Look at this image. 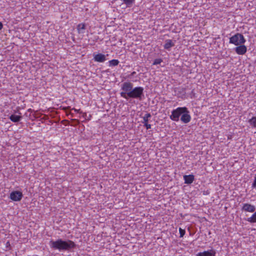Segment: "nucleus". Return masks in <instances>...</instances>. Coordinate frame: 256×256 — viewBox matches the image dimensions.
Masks as SVG:
<instances>
[{
  "label": "nucleus",
  "instance_id": "1",
  "mask_svg": "<svg viewBox=\"0 0 256 256\" xmlns=\"http://www.w3.org/2000/svg\"><path fill=\"white\" fill-rule=\"evenodd\" d=\"M120 96L128 100L129 98L138 99L140 100L144 98V88L142 86L133 88V84L129 82H124L121 84Z\"/></svg>",
  "mask_w": 256,
  "mask_h": 256
},
{
  "label": "nucleus",
  "instance_id": "2",
  "mask_svg": "<svg viewBox=\"0 0 256 256\" xmlns=\"http://www.w3.org/2000/svg\"><path fill=\"white\" fill-rule=\"evenodd\" d=\"M180 116V120L184 124H188L191 120L190 112L186 107H178L173 110L170 118L172 120L178 122Z\"/></svg>",
  "mask_w": 256,
  "mask_h": 256
},
{
  "label": "nucleus",
  "instance_id": "3",
  "mask_svg": "<svg viewBox=\"0 0 256 256\" xmlns=\"http://www.w3.org/2000/svg\"><path fill=\"white\" fill-rule=\"evenodd\" d=\"M50 246L52 248L61 252L73 248L75 247L76 244L74 242L70 240L66 241L62 239H58L56 241L51 240Z\"/></svg>",
  "mask_w": 256,
  "mask_h": 256
},
{
  "label": "nucleus",
  "instance_id": "4",
  "mask_svg": "<svg viewBox=\"0 0 256 256\" xmlns=\"http://www.w3.org/2000/svg\"><path fill=\"white\" fill-rule=\"evenodd\" d=\"M246 42V40L242 34L236 33L230 38L229 43L238 46L244 44Z\"/></svg>",
  "mask_w": 256,
  "mask_h": 256
},
{
  "label": "nucleus",
  "instance_id": "5",
  "mask_svg": "<svg viewBox=\"0 0 256 256\" xmlns=\"http://www.w3.org/2000/svg\"><path fill=\"white\" fill-rule=\"evenodd\" d=\"M186 88L182 87L176 88H174L175 95L178 98L182 99H185L186 98Z\"/></svg>",
  "mask_w": 256,
  "mask_h": 256
},
{
  "label": "nucleus",
  "instance_id": "6",
  "mask_svg": "<svg viewBox=\"0 0 256 256\" xmlns=\"http://www.w3.org/2000/svg\"><path fill=\"white\" fill-rule=\"evenodd\" d=\"M234 50L238 54L244 55L246 51L247 48L244 44L239 45L234 48Z\"/></svg>",
  "mask_w": 256,
  "mask_h": 256
},
{
  "label": "nucleus",
  "instance_id": "7",
  "mask_svg": "<svg viewBox=\"0 0 256 256\" xmlns=\"http://www.w3.org/2000/svg\"><path fill=\"white\" fill-rule=\"evenodd\" d=\"M242 210L246 212H253L256 210V207L249 204H244L242 207Z\"/></svg>",
  "mask_w": 256,
  "mask_h": 256
},
{
  "label": "nucleus",
  "instance_id": "8",
  "mask_svg": "<svg viewBox=\"0 0 256 256\" xmlns=\"http://www.w3.org/2000/svg\"><path fill=\"white\" fill-rule=\"evenodd\" d=\"M94 60L95 62H104L106 60V56L102 54H98L94 56Z\"/></svg>",
  "mask_w": 256,
  "mask_h": 256
},
{
  "label": "nucleus",
  "instance_id": "9",
  "mask_svg": "<svg viewBox=\"0 0 256 256\" xmlns=\"http://www.w3.org/2000/svg\"><path fill=\"white\" fill-rule=\"evenodd\" d=\"M197 256H216V252L214 250H210L203 252H198Z\"/></svg>",
  "mask_w": 256,
  "mask_h": 256
},
{
  "label": "nucleus",
  "instance_id": "10",
  "mask_svg": "<svg viewBox=\"0 0 256 256\" xmlns=\"http://www.w3.org/2000/svg\"><path fill=\"white\" fill-rule=\"evenodd\" d=\"M174 46V42L172 40H165V44L164 46V49L170 50L171 48Z\"/></svg>",
  "mask_w": 256,
  "mask_h": 256
},
{
  "label": "nucleus",
  "instance_id": "11",
  "mask_svg": "<svg viewBox=\"0 0 256 256\" xmlns=\"http://www.w3.org/2000/svg\"><path fill=\"white\" fill-rule=\"evenodd\" d=\"M22 193H10V198L14 201H19L22 199Z\"/></svg>",
  "mask_w": 256,
  "mask_h": 256
},
{
  "label": "nucleus",
  "instance_id": "12",
  "mask_svg": "<svg viewBox=\"0 0 256 256\" xmlns=\"http://www.w3.org/2000/svg\"><path fill=\"white\" fill-rule=\"evenodd\" d=\"M194 179V177L192 174L184 176V180L185 184H190L193 182Z\"/></svg>",
  "mask_w": 256,
  "mask_h": 256
},
{
  "label": "nucleus",
  "instance_id": "13",
  "mask_svg": "<svg viewBox=\"0 0 256 256\" xmlns=\"http://www.w3.org/2000/svg\"><path fill=\"white\" fill-rule=\"evenodd\" d=\"M9 118L10 120L11 121H12L14 122H20L22 118V117L20 116H18L16 114H12L9 117Z\"/></svg>",
  "mask_w": 256,
  "mask_h": 256
},
{
  "label": "nucleus",
  "instance_id": "14",
  "mask_svg": "<svg viewBox=\"0 0 256 256\" xmlns=\"http://www.w3.org/2000/svg\"><path fill=\"white\" fill-rule=\"evenodd\" d=\"M85 29H86V25L84 24H83V23L79 24L77 26L78 32L79 34L84 33Z\"/></svg>",
  "mask_w": 256,
  "mask_h": 256
},
{
  "label": "nucleus",
  "instance_id": "15",
  "mask_svg": "<svg viewBox=\"0 0 256 256\" xmlns=\"http://www.w3.org/2000/svg\"><path fill=\"white\" fill-rule=\"evenodd\" d=\"M126 8H131L135 3L136 0H122Z\"/></svg>",
  "mask_w": 256,
  "mask_h": 256
},
{
  "label": "nucleus",
  "instance_id": "16",
  "mask_svg": "<svg viewBox=\"0 0 256 256\" xmlns=\"http://www.w3.org/2000/svg\"><path fill=\"white\" fill-rule=\"evenodd\" d=\"M120 62L118 60L113 59L108 61V66L110 67L115 66L118 64Z\"/></svg>",
  "mask_w": 256,
  "mask_h": 256
},
{
  "label": "nucleus",
  "instance_id": "17",
  "mask_svg": "<svg viewBox=\"0 0 256 256\" xmlns=\"http://www.w3.org/2000/svg\"><path fill=\"white\" fill-rule=\"evenodd\" d=\"M248 123L252 128H256V117L252 116L248 120Z\"/></svg>",
  "mask_w": 256,
  "mask_h": 256
},
{
  "label": "nucleus",
  "instance_id": "18",
  "mask_svg": "<svg viewBox=\"0 0 256 256\" xmlns=\"http://www.w3.org/2000/svg\"><path fill=\"white\" fill-rule=\"evenodd\" d=\"M152 117L150 114L146 113L144 116L142 117L143 121L142 122V124H146L148 122L149 118Z\"/></svg>",
  "mask_w": 256,
  "mask_h": 256
},
{
  "label": "nucleus",
  "instance_id": "19",
  "mask_svg": "<svg viewBox=\"0 0 256 256\" xmlns=\"http://www.w3.org/2000/svg\"><path fill=\"white\" fill-rule=\"evenodd\" d=\"M162 62V59L161 58H156L155 59L153 62V65H157L160 64Z\"/></svg>",
  "mask_w": 256,
  "mask_h": 256
},
{
  "label": "nucleus",
  "instance_id": "20",
  "mask_svg": "<svg viewBox=\"0 0 256 256\" xmlns=\"http://www.w3.org/2000/svg\"><path fill=\"white\" fill-rule=\"evenodd\" d=\"M179 232H180V237L182 238L184 235V234L186 233V231L184 230L182 228H179Z\"/></svg>",
  "mask_w": 256,
  "mask_h": 256
},
{
  "label": "nucleus",
  "instance_id": "21",
  "mask_svg": "<svg viewBox=\"0 0 256 256\" xmlns=\"http://www.w3.org/2000/svg\"><path fill=\"white\" fill-rule=\"evenodd\" d=\"M252 188L256 189V174H255L254 180L252 184Z\"/></svg>",
  "mask_w": 256,
  "mask_h": 256
},
{
  "label": "nucleus",
  "instance_id": "22",
  "mask_svg": "<svg viewBox=\"0 0 256 256\" xmlns=\"http://www.w3.org/2000/svg\"><path fill=\"white\" fill-rule=\"evenodd\" d=\"M144 126H146V130H148L151 128V125L148 124V122L144 124Z\"/></svg>",
  "mask_w": 256,
  "mask_h": 256
},
{
  "label": "nucleus",
  "instance_id": "23",
  "mask_svg": "<svg viewBox=\"0 0 256 256\" xmlns=\"http://www.w3.org/2000/svg\"><path fill=\"white\" fill-rule=\"evenodd\" d=\"M136 74V72H132L128 76V78H130L132 76H134Z\"/></svg>",
  "mask_w": 256,
  "mask_h": 256
},
{
  "label": "nucleus",
  "instance_id": "24",
  "mask_svg": "<svg viewBox=\"0 0 256 256\" xmlns=\"http://www.w3.org/2000/svg\"><path fill=\"white\" fill-rule=\"evenodd\" d=\"M195 93L194 92V90H192V92H191V96H190V98H193L194 97H195Z\"/></svg>",
  "mask_w": 256,
  "mask_h": 256
},
{
  "label": "nucleus",
  "instance_id": "25",
  "mask_svg": "<svg viewBox=\"0 0 256 256\" xmlns=\"http://www.w3.org/2000/svg\"><path fill=\"white\" fill-rule=\"evenodd\" d=\"M72 110H74L75 112H76L82 113V112L80 111V109L77 110V109H76L75 108H73Z\"/></svg>",
  "mask_w": 256,
  "mask_h": 256
},
{
  "label": "nucleus",
  "instance_id": "26",
  "mask_svg": "<svg viewBox=\"0 0 256 256\" xmlns=\"http://www.w3.org/2000/svg\"><path fill=\"white\" fill-rule=\"evenodd\" d=\"M86 116H87V114L86 112L82 113V117L84 118H86Z\"/></svg>",
  "mask_w": 256,
  "mask_h": 256
},
{
  "label": "nucleus",
  "instance_id": "27",
  "mask_svg": "<svg viewBox=\"0 0 256 256\" xmlns=\"http://www.w3.org/2000/svg\"><path fill=\"white\" fill-rule=\"evenodd\" d=\"M3 28V24L2 22H0V30H2Z\"/></svg>",
  "mask_w": 256,
  "mask_h": 256
},
{
  "label": "nucleus",
  "instance_id": "28",
  "mask_svg": "<svg viewBox=\"0 0 256 256\" xmlns=\"http://www.w3.org/2000/svg\"><path fill=\"white\" fill-rule=\"evenodd\" d=\"M12 192H19L18 191V190H16V191H12Z\"/></svg>",
  "mask_w": 256,
  "mask_h": 256
},
{
  "label": "nucleus",
  "instance_id": "29",
  "mask_svg": "<svg viewBox=\"0 0 256 256\" xmlns=\"http://www.w3.org/2000/svg\"><path fill=\"white\" fill-rule=\"evenodd\" d=\"M8 244H10V242H7V245H8Z\"/></svg>",
  "mask_w": 256,
  "mask_h": 256
},
{
  "label": "nucleus",
  "instance_id": "30",
  "mask_svg": "<svg viewBox=\"0 0 256 256\" xmlns=\"http://www.w3.org/2000/svg\"><path fill=\"white\" fill-rule=\"evenodd\" d=\"M8 244H10V242H7V245H8Z\"/></svg>",
  "mask_w": 256,
  "mask_h": 256
},
{
  "label": "nucleus",
  "instance_id": "31",
  "mask_svg": "<svg viewBox=\"0 0 256 256\" xmlns=\"http://www.w3.org/2000/svg\"><path fill=\"white\" fill-rule=\"evenodd\" d=\"M204 194H208V192H206V193H204Z\"/></svg>",
  "mask_w": 256,
  "mask_h": 256
}]
</instances>
